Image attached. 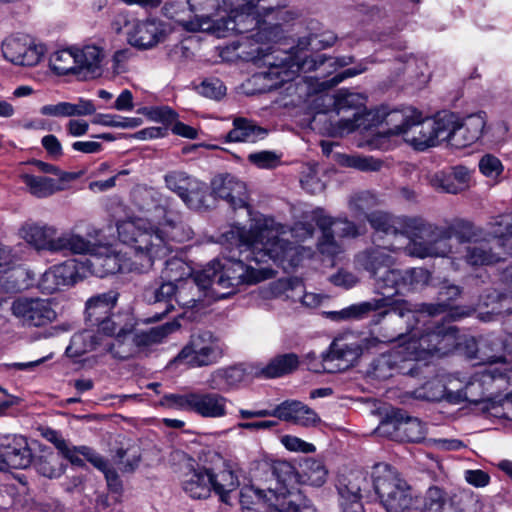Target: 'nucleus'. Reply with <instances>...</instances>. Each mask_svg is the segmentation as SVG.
<instances>
[{"instance_id": "1", "label": "nucleus", "mask_w": 512, "mask_h": 512, "mask_svg": "<svg viewBox=\"0 0 512 512\" xmlns=\"http://www.w3.org/2000/svg\"><path fill=\"white\" fill-rule=\"evenodd\" d=\"M280 226L269 217L260 215L252 220L250 228L232 226L221 235L224 263L217 260L203 270L210 279V294L216 299L226 298L244 284H256L272 278L271 268L252 265L283 261L289 256L290 244L279 238Z\"/></svg>"}, {"instance_id": "2", "label": "nucleus", "mask_w": 512, "mask_h": 512, "mask_svg": "<svg viewBox=\"0 0 512 512\" xmlns=\"http://www.w3.org/2000/svg\"><path fill=\"white\" fill-rule=\"evenodd\" d=\"M423 314L407 301L395 304L390 310L379 312L374 316L372 324L378 325L389 316V321L397 327L391 332H381L380 337L366 338V347H374L377 343L402 341L407 354L414 361L424 360L435 353H447L455 344L457 328L436 321L425 323L420 328L418 325L424 317Z\"/></svg>"}, {"instance_id": "3", "label": "nucleus", "mask_w": 512, "mask_h": 512, "mask_svg": "<svg viewBox=\"0 0 512 512\" xmlns=\"http://www.w3.org/2000/svg\"><path fill=\"white\" fill-rule=\"evenodd\" d=\"M119 239L132 249L130 269L145 273L156 261L163 260L173 251V244L193 237L192 229L182 221L165 217L162 223L152 225L142 219L117 224Z\"/></svg>"}, {"instance_id": "4", "label": "nucleus", "mask_w": 512, "mask_h": 512, "mask_svg": "<svg viewBox=\"0 0 512 512\" xmlns=\"http://www.w3.org/2000/svg\"><path fill=\"white\" fill-rule=\"evenodd\" d=\"M383 122L389 126L383 133L401 135L415 150L424 151L443 141V115L437 119H423L421 112L407 108L386 113Z\"/></svg>"}, {"instance_id": "5", "label": "nucleus", "mask_w": 512, "mask_h": 512, "mask_svg": "<svg viewBox=\"0 0 512 512\" xmlns=\"http://www.w3.org/2000/svg\"><path fill=\"white\" fill-rule=\"evenodd\" d=\"M374 489L387 512H417L418 495L398 471L388 464L374 467Z\"/></svg>"}, {"instance_id": "6", "label": "nucleus", "mask_w": 512, "mask_h": 512, "mask_svg": "<svg viewBox=\"0 0 512 512\" xmlns=\"http://www.w3.org/2000/svg\"><path fill=\"white\" fill-rule=\"evenodd\" d=\"M370 226L385 235L403 234L411 238L407 247L415 240H421L422 234H431L440 238L447 237V231L431 226V223L420 216H396L385 211H373L366 215ZM408 250V248H406Z\"/></svg>"}, {"instance_id": "7", "label": "nucleus", "mask_w": 512, "mask_h": 512, "mask_svg": "<svg viewBox=\"0 0 512 512\" xmlns=\"http://www.w3.org/2000/svg\"><path fill=\"white\" fill-rule=\"evenodd\" d=\"M505 232L496 230L490 240L476 242L466 248L465 259L472 266L491 265L512 257V216H504L498 222Z\"/></svg>"}, {"instance_id": "8", "label": "nucleus", "mask_w": 512, "mask_h": 512, "mask_svg": "<svg viewBox=\"0 0 512 512\" xmlns=\"http://www.w3.org/2000/svg\"><path fill=\"white\" fill-rule=\"evenodd\" d=\"M503 381L497 368H487L473 374L465 381L463 402L482 405V411L487 412L494 408L501 391Z\"/></svg>"}, {"instance_id": "9", "label": "nucleus", "mask_w": 512, "mask_h": 512, "mask_svg": "<svg viewBox=\"0 0 512 512\" xmlns=\"http://www.w3.org/2000/svg\"><path fill=\"white\" fill-rule=\"evenodd\" d=\"M223 356L220 341L207 330H199L190 336L189 342L182 348L175 362L197 368L217 363Z\"/></svg>"}, {"instance_id": "10", "label": "nucleus", "mask_w": 512, "mask_h": 512, "mask_svg": "<svg viewBox=\"0 0 512 512\" xmlns=\"http://www.w3.org/2000/svg\"><path fill=\"white\" fill-rule=\"evenodd\" d=\"M267 478L262 483L270 486L275 500L280 507L285 506L288 501L308 502L299 492V471L288 461L276 460L266 465Z\"/></svg>"}, {"instance_id": "11", "label": "nucleus", "mask_w": 512, "mask_h": 512, "mask_svg": "<svg viewBox=\"0 0 512 512\" xmlns=\"http://www.w3.org/2000/svg\"><path fill=\"white\" fill-rule=\"evenodd\" d=\"M432 227L447 231V237L440 238L431 234H422L421 240H415L408 247V254L411 256L426 257H446L452 252L450 241L455 236L459 242H468L471 238V226L468 223H458L448 226H437L431 223Z\"/></svg>"}, {"instance_id": "12", "label": "nucleus", "mask_w": 512, "mask_h": 512, "mask_svg": "<svg viewBox=\"0 0 512 512\" xmlns=\"http://www.w3.org/2000/svg\"><path fill=\"white\" fill-rule=\"evenodd\" d=\"M443 122V141L446 140L451 146L461 149L480 139L486 125V114L479 112L467 116L462 122H457L455 114L445 113Z\"/></svg>"}, {"instance_id": "13", "label": "nucleus", "mask_w": 512, "mask_h": 512, "mask_svg": "<svg viewBox=\"0 0 512 512\" xmlns=\"http://www.w3.org/2000/svg\"><path fill=\"white\" fill-rule=\"evenodd\" d=\"M166 187L176 193L191 209L208 208L211 197L207 187L184 171H170L164 176Z\"/></svg>"}, {"instance_id": "14", "label": "nucleus", "mask_w": 512, "mask_h": 512, "mask_svg": "<svg viewBox=\"0 0 512 512\" xmlns=\"http://www.w3.org/2000/svg\"><path fill=\"white\" fill-rule=\"evenodd\" d=\"M10 311L26 327H42L56 319V312L48 299L18 297L11 303Z\"/></svg>"}, {"instance_id": "15", "label": "nucleus", "mask_w": 512, "mask_h": 512, "mask_svg": "<svg viewBox=\"0 0 512 512\" xmlns=\"http://www.w3.org/2000/svg\"><path fill=\"white\" fill-rule=\"evenodd\" d=\"M33 462L32 451L23 436L0 437V470L26 469Z\"/></svg>"}, {"instance_id": "16", "label": "nucleus", "mask_w": 512, "mask_h": 512, "mask_svg": "<svg viewBox=\"0 0 512 512\" xmlns=\"http://www.w3.org/2000/svg\"><path fill=\"white\" fill-rule=\"evenodd\" d=\"M365 102L366 97L361 93L341 89L335 94L333 105L337 114L343 111H352V117L340 119L338 122L341 134L353 132L361 125L359 121L365 108Z\"/></svg>"}, {"instance_id": "17", "label": "nucleus", "mask_w": 512, "mask_h": 512, "mask_svg": "<svg viewBox=\"0 0 512 512\" xmlns=\"http://www.w3.org/2000/svg\"><path fill=\"white\" fill-rule=\"evenodd\" d=\"M414 360L409 357L402 343L397 349L380 355L373 362V376L379 380L392 377L395 373L406 374L414 370Z\"/></svg>"}, {"instance_id": "18", "label": "nucleus", "mask_w": 512, "mask_h": 512, "mask_svg": "<svg viewBox=\"0 0 512 512\" xmlns=\"http://www.w3.org/2000/svg\"><path fill=\"white\" fill-rule=\"evenodd\" d=\"M360 354L361 347L358 344L335 339L331 343L329 351L322 355L321 371L327 373L344 371Z\"/></svg>"}, {"instance_id": "19", "label": "nucleus", "mask_w": 512, "mask_h": 512, "mask_svg": "<svg viewBox=\"0 0 512 512\" xmlns=\"http://www.w3.org/2000/svg\"><path fill=\"white\" fill-rule=\"evenodd\" d=\"M1 49L6 60L20 66H35L42 57L41 49L21 37L6 38Z\"/></svg>"}, {"instance_id": "20", "label": "nucleus", "mask_w": 512, "mask_h": 512, "mask_svg": "<svg viewBox=\"0 0 512 512\" xmlns=\"http://www.w3.org/2000/svg\"><path fill=\"white\" fill-rule=\"evenodd\" d=\"M208 456L211 462V466H208L211 490L220 495L222 501H226V495L237 488L238 477L220 454L209 452Z\"/></svg>"}, {"instance_id": "21", "label": "nucleus", "mask_w": 512, "mask_h": 512, "mask_svg": "<svg viewBox=\"0 0 512 512\" xmlns=\"http://www.w3.org/2000/svg\"><path fill=\"white\" fill-rule=\"evenodd\" d=\"M176 303L183 308H195L201 303L207 292L210 293V279L203 271L176 282Z\"/></svg>"}, {"instance_id": "22", "label": "nucleus", "mask_w": 512, "mask_h": 512, "mask_svg": "<svg viewBox=\"0 0 512 512\" xmlns=\"http://www.w3.org/2000/svg\"><path fill=\"white\" fill-rule=\"evenodd\" d=\"M216 197L227 201L236 210L247 207L246 185L232 175H218L211 182Z\"/></svg>"}, {"instance_id": "23", "label": "nucleus", "mask_w": 512, "mask_h": 512, "mask_svg": "<svg viewBox=\"0 0 512 512\" xmlns=\"http://www.w3.org/2000/svg\"><path fill=\"white\" fill-rule=\"evenodd\" d=\"M177 285L172 281L162 282L158 287L146 289L144 297L146 301L156 306V311L148 321H159L174 309L176 303Z\"/></svg>"}, {"instance_id": "24", "label": "nucleus", "mask_w": 512, "mask_h": 512, "mask_svg": "<svg viewBox=\"0 0 512 512\" xmlns=\"http://www.w3.org/2000/svg\"><path fill=\"white\" fill-rule=\"evenodd\" d=\"M470 357L489 364L512 361V334L507 335L504 339H484L481 346Z\"/></svg>"}, {"instance_id": "25", "label": "nucleus", "mask_w": 512, "mask_h": 512, "mask_svg": "<svg viewBox=\"0 0 512 512\" xmlns=\"http://www.w3.org/2000/svg\"><path fill=\"white\" fill-rule=\"evenodd\" d=\"M87 277L94 275L103 278L110 274H116L123 270V266L118 254L111 251L108 247H101L100 251L89 254L84 260Z\"/></svg>"}, {"instance_id": "26", "label": "nucleus", "mask_w": 512, "mask_h": 512, "mask_svg": "<svg viewBox=\"0 0 512 512\" xmlns=\"http://www.w3.org/2000/svg\"><path fill=\"white\" fill-rule=\"evenodd\" d=\"M275 497L270 486L261 484L243 489L240 493V504L245 512H270L273 507H280Z\"/></svg>"}, {"instance_id": "27", "label": "nucleus", "mask_w": 512, "mask_h": 512, "mask_svg": "<svg viewBox=\"0 0 512 512\" xmlns=\"http://www.w3.org/2000/svg\"><path fill=\"white\" fill-rule=\"evenodd\" d=\"M272 417L280 420L293 422L301 426L315 425L320 421L316 412L307 405L296 400H287L271 410Z\"/></svg>"}, {"instance_id": "28", "label": "nucleus", "mask_w": 512, "mask_h": 512, "mask_svg": "<svg viewBox=\"0 0 512 512\" xmlns=\"http://www.w3.org/2000/svg\"><path fill=\"white\" fill-rule=\"evenodd\" d=\"M389 251H395V247H371L367 248L355 256V265L358 269H363L370 273L372 277H376L380 270L389 268L393 264V258Z\"/></svg>"}, {"instance_id": "29", "label": "nucleus", "mask_w": 512, "mask_h": 512, "mask_svg": "<svg viewBox=\"0 0 512 512\" xmlns=\"http://www.w3.org/2000/svg\"><path fill=\"white\" fill-rule=\"evenodd\" d=\"M165 37L164 24L153 19L137 23L134 31L130 34L129 40L133 46L148 49L164 41Z\"/></svg>"}, {"instance_id": "30", "label": "nucleus", "mask_w": 512, "mask_h": 512, "mask_svg": "<svg viewBox=\"0 0 512 512\" xmlns=\"http://www.w3.org/2000/svg\"><path fill=\"white\" fill-rule=\"evenodd\" d=\"M135 322L120 331L109 339L103 338V350L120 360L132 357L136 352L134 341Z\"/></svg>"}, {"instance_id": "31", "label": "nucleus", "mask_w": 512, "mask_h": 512, "mask_svg": "<svg viewBox=\"0 0 512 512\" xmlns=\"http://www.w3.org/2000/svg\"><path fill=\"white\" fill-rule=\"evenodd\" d=\"M20 233L22 238L38 250L54 252L57 240V229L54 226L39 223H25Z\"/></svg>"}, {"instance_id": "32", "label": "nucleus", "mask_w": 512, "mask_h": 512, "mask_svg": "<svg viewBox=\"0 0 512 512\" xmlns=\"http://www.w3.org/2000/svg\"><path fill=\"white\" fill-rule=\"evenodd\" d=\"M268 135V130L259 126L254 120L245 117H235L233 128L225 136L227 142L256 143Z\"/></svg>"}, {"instance_id": "33", "label": "nucleus", "mask_w": 512, "mask_h": 512, "mask_svg": "<svg viewBox=\"0 0 512 512\" xmlns=\"http://www.w3.org/2000/svg\"><path fill=\"white\" fill-rule=\"evenodd\" d=\"M227 403L217 392H195L193 412L204 418H221L227 414Z\"/></svg>"}, {"instance_id": "34", "label": "nucleus", "mask_w": 512, "mask_h": 512, "mask_svg": "<svg viewBox=\"0 0 512 512\" xmlns=\"http://www.w3.org/2000/svg\"><path fill=\"white\" fill-rule=\"evenodd\" d=\"M374 278L376 291L383 296L381 299L386 300V305L383 308L390 306L388 309L390 310L395 304L404 301L390 302L392 296L400 294L405 290L403 270L386 268L381 275L378 274Z\"/></svg>"}, {"instance_id": "35", "label": "nucleus", "mask_w": 512, "mask_h": 512, "mask_svg": "<svg viewBox=\"0 0 512 512\" xmlns=\"http://www.w3.org/2000/svg\"><path fill=\"white\" fill-rule=\"evenodd\" d=\"M77 74L84 78L95 77L101 73V62L104 51L97 45H86L81 49L75 48Z\"/></svg>"}, {"instance_id": "36", "label": "nucleus", "mask_w": 512, "mask_h": 512, "mask_svg": "<svg viewBox=\"0 0 512 512\" xmlns=\"http://www.w3.org/2000/svg\"><path fill=\"white\" fill-rule=\"evenodd\" d=\"M191 469L184 475L182 481L183 490L194 499H204L211 493V482L208 466H198Z\"/></svg>"}, {"instance_id": "37", "label": "nucleus", "mask_w": 512, "mask_h": 512, "mask_svg": "<svg viewBox=\"0 0 512 512\" xmlns=\"http://www.w3.org/2000/svg\"><path fill=\"white\" fill-rule=\"evenodd\" d=\"M251 54L254 62L262 61L264 65L269 67L267 76L278 79L279 83L287 82L292 79V73L288 69L287 62L290 56H287L284 60H281L280 63H277V57L274 56V51H272V47L269 45L265 47L259 46L252 50Z\"/></svg>"}, {"instance_id": "38", "label": "nucleus", "mask_w": 512, "mask_h": 512, "mask_svg": "<svg viewBox=\"0 0 512 512\" xmlns=\"http://www.w3.org/2000/svg\"><path fill=\"white\" fill-rule=\"evenodd\" d=\"M300 364L299 356L295 353L280 354L273 357L265 366L257 369V377L272 379L293 373Z\"/></svg>"}, {"instance_id": "39", "label": "nucleus", "mask_w": 512, "mask_h": 512, "mask_svg": "<svg viewBox=\"0 0 512 512\" xmlns=\"http://www.w3.org/2000/svg\"><path fill=\"white\" fill-rule=\"evenodd\" d=\"M118 298V293L108 291L91 297L86 302V321L91 326L99 323L100 319H105L112 313Z\"/></svg>"}, {"instance_id": "40", "label": "nucleus", "mask_w": 512, "mask_h": 512, "mask_svg": "<svg viewBox=\"0 0 512 512\" xmlns=\"http://www.w3.org/2000/svg\"><path fill=\"white\" fill-rule=\"evenodd\" d=\"M386 305L385 299H371L369 301L350 305L340 311L326 312V316L336 322L361 320L371 312L381 310Z\"/></svg>"}, {"instance_id": "41", "label": "nucleus", "mask_w": 512, "mask_h": 512, "mask_svg": "<svg viewBox=\"0 0 512 512\" xmlns=\"http://www.w3.org/2000/svg\"><path fill=\"white\" fill-rule=\"evenodd\" d=\"M465 381L456 376H449L445 382L433 380L429 387H436L437 392L432 393L429 398L432 401L446 400L452 404L462 403Z\"/></svg>"}, {"instance_id": "42", "label": "nucleus", "mask_w": 512, "mask_h": 512, "mask_svg": "<svg viewBox=\"0 0 512 512\" xmlns=\"http://www.w3.org/2000/svg\"><path fill=\"white\" fill-rule=\"evenodd\" d=\"M102 345L103 337H100L94 331L84 330L72 336L70 344L66 348V354L69 357L76 358L102 347Z\"/></svg>"}, {"instance_id": "43", "label": "nucleus", "mask_w": 512, "mask_h": 512, "mask_svg": "<svg viewBox=\"0 0 512 512\" xmlns=\"http://www.w3.org/2000/svg\"><path fill=\"white\" fill-rule=\"evenodd\" d=\"M179 328V322L173 320L162 325L152 327L146 331L134 333V341L136 343V347H148L160 343L169 334L177 331Z\"/></svg>"}, {"instance_id": "44", "label": "nucleus", "mask_w": 512, "mask_h": 512, "mask_svg": "<svg viewBox=\"0 0 512 512\" xmlns=\"http://www.w3.org/2000/svg\"><path fill=\"white\" fill-rule=\"evenodd\" d=\"M54 252L68 251L72 254H90L94 245L83 236L67 231L57 237L54 244Z\"/></svg>"}, {"instance_id": "45", "label": "nucleus", "mask_w": 512, "mask_h": 512, "mask_svg": "<svg viewBox=\"0 0 512 512\" xmlns=\"http://www.w3.org/2000/svg\"><path fill=\"white\" fill-rule=\"evenodd\" d=\"M244 378V372L238 367L218 369L211 373L207 380L210 389L216 391H227L240 383Z\"/></svg>"}, {"instance_id": "46", "label": "nucleus", "mask_w": 512, "mask_h": 512, "mask_svg": "<svg viewBox=\"0 0 512 512\" xmlns=\"http://www.w3.org/2000/svg\"><path fill=\"white\" fill-rule=\"evenodd\" d=\"M53 267L61 287L74 285L87 277L84 261L68 260Z\"/></svg>"}, {"instance_id": "47", "label": "nucleus", "mask_w": 512, "mask_h": 512, "mask_svg": "<svg viewBox=\"0 0 512 512\" xmlns=\"http://www.w3.org/2000/svg\"><path fill=\"white\" fill-rule=\"evenodd\" d=\"M327 470L321 461L308 458L300 464L299 483L321 486L326 481Z\"/></svg>"}, {"instance_id": "48", "label": "nucleus", "mask_w": 512, "mask_h": 512, "mask_svg": "<svg viewBox=\"0 0 512 512\" xmlns=\"http://www.w3.org/2000/svg\"><path fill=\"white\" fill-rule=\"evenodd\" d=\"M132 323H134L133 318L127 314L111 313L105 319H100L99 323L92 324L91 327H96L97 331L95 333L107 339Z\"/></svg>"}, {"instance_id": "49", "label": "nucleus", "mask_w": 512, "mask_h": 512, "mask_svg": "<svg viewBox=\"0 0 512 512\" xmlns=\"http://www.w3.org/2000/svg\"><path fill=\"white\" fill-rule=\"evenodd\" d=\"M20 178L26 185L28 191L37 198L49 197L60 189L56 181L49 177L25 173L22 174Z\"/></svg>"}, {"instance_id": "50", "label": "nucleus", "mask_w": 512, "mask_h": 512, "mask_svg": "<svg viewBox=\"0 0 512 512\" xmlns=\"http://www.w3.org/2000/svg\"><path fill=\"white\" fill-rule=\"evenodd\" d=\"M425 437V427L418 418L410 417L402 410L398 424L397 441L420 442Z\"/></svg>"}, {"instance_id": "51", "label": "nucleus", "mask_w": 512, "mask_h": 512, "mask_svg": "<svg viewBox=\"0 0 512 512\" xmlns=\"http://www.w3.org/2000/svg\"><path fill=\"white\" fill-rule=\"evenodd\" d=\"M439 300L440 303L437 304H421L415 305L417 310L421 311V313H425L428 316L438 315L446 311L448 304L446 301H453L460 295V288L456 285L452 284H444L439 292Z\"/></svg>"}, {"instance_id": "52", "label": "nucleus", "mask_w": 512, "mask_h": 512, "mask_svg": "<svg viewBox=\"0 0 512 512\" xmlns=\"http://www.w3.org/2000/svg\"><path fill=\"white\" fill-rule=\"evenodd\" d=\"M76 62L74 49L57 51L49 59L51 69L59 75L77 74Z\"/></svg>"}, {"instance_id": "53", "label": "nucleus", "mask_w": 512, "mask_h": 512, "mask_svg": "<svg viewBox=\"0 0 512 512\" xmlns=\"http://www.w3.org/2000/svg\"><path fill=\"white\" fill-rule=\"evenodd\" d=\"M503 279L508 285V291L495 297L491 313L504 315L512 321V265L503 272Z\"/></svg>"}, {"instance_id": "54", "label": "nucleus", "mask_w": 512, "mask_h": 512, "mask_svg": "<svg viewBox=\"0 0 512 512\" xmlns=\"http://www.w3.org/2000/svg\"><path fill=\"white\" fill-rule=\"evenodd\" d=\"M6 275L2 277V286L10 292H19L31 285L29 271L22 267H10Z\"/></svg>"}, {"instance_id": "55", "label": "nucleus", "mask_w": 512, "mask_h": 512, "mask_svg": "<svg viewBox=\"0 0 512 512\" xmlns=\"http://www.w3.org/2000/svg\"><path fill=\"white\" fill-rule=\"evenodd\" d=\"M36 470L48 478H56L64 473V466L58 456L53 452H48L37 457L34 461Z\"/></svg>"}, {"instance_id": "56", "label": "nucleus", "mask_w": 512, "mask_h": 512, "mask_svg": "<svg viewBox=\"0 0 512 512\" xmlns=\"http://www.w3.org/2000/svg\"><path fill=\"white\" fill-rule=\"evenodd\" d=\"M364 479L360 476L341 477L338 480L337 490L340 501H357L361 499L360 482Z\"/></svg>"}, {"instance_id": "57", "label": "nucleus", "mask_w": 512, "mask_h": 512, "mask_svg": "<svg viewBox=\"0 0 512 512\" xmlns=\"http://www.w3.org/2000/svg\"><path fill=\"white\" fill-rule=\"evenodd\" d=\"M354 62V57L352 56H342V57H326L325 55H319L317 57L306 58L302 64L300 65V69L304 71L317 70L322 65L328 63L329 66L336 67H345Z\"/></svg>"}, {"instance_id": "58", "label": "nucleus", "mask_w": 512, "mask_h": 512, "mask_svg": "<svg viewBox=\"0 0 512 512\" xmlns=\"http://www.w3.org/2000/svg\"><path fill=\"white\" fill-rule=\"evenodd\" d=\"M336 40V35L330 32L322 33L321 35L310 34L299 39L298 47L301 49L321 50L331 47Z\"/></svg>"}, {"instance_id": "59", "label": "nucleus", "mask_w": 512, "mask_h": 512, "mask_svg": "<svg viewBox=\"0 0 512 512\" xmlns=\"http://www.w3.org/2000/svg\"><path fill=\"white\" fill-rule=\"evenodd\" d=\"M158 192L152 188L139 187L132 193L133 202L141 211H150L158 204Z\"/></svg>"}, {"instance_id": "60", "label": "nucleus", "mask_w": 512, "mask_h": 512, "mask_svg": "<svg viewBox=\"0 0 512 512\" xmlns=\"http://www.w3.org/2000/svg\"><path fill=\"white\" fill-rule=\"evenodd\" d=\"M377 203L378 201L374 194L369 191H363L351 198L349 207L356 216L364 215L366 218L368 214L366 211L376 206Z\"/></svg>"}, {"instance_id": "61", "label": "nucleus", "mask_w": 512, "mask_h": 512, "mask_svg": "<svg viewBox=\"0 0 512 512\" xmlns=\"http://www.w3.org/2000/svg\"><path fill=\"white\" fill-rule=\"evenodd\" d=\"M402 419V410L393 409L387 414L386 418L381 421L377 427L376 432L381 436H386L391 439L397 440L398 424Z\"/></svg>"}, {"instance_id": "62", "label": "nucleus", "mask_w": 512, "mask_h": 512, "mask_svg": "<svg viewBox=\"0 0 512 512\" xmlns=\"http://www.w3.org/2000/svg\"><path fill=\"white\" fill-rule=\"evenodd\" d=\"M343 164L360 171H379L383 162L371 156H346Z\"/></svg>"}, {"instance_id": "63", "label": "nucleus", "mask_w": 512, "mask_h": 512, "mask_svg": "<svg viewBox=\"0 0 512 512\" xmlns=\"http://www.w3.org/2000/svg\"><path fill=\"white\" fill-rule=\"evenodd\" d=\"M164 276L174 283L185 279L184 275H190V268L179 258H171L165 262Z\"/></svg>"}, {"instance_id": "64", "label": "nucleus", "mask_w": 512, "mask_h": 512, "mask_svg": "<svg viewBox=\"0 0 512 512\" xmlns=\"http://www.w3.org/2000/svg\"><path fill=\"white\" fill-rule=\"evenodd\" d=\"M248 160L250 163L261 169L276 168L281 162L280 155L273 151L251 153L248 155Z\"/></svg>"}]
</instances>
